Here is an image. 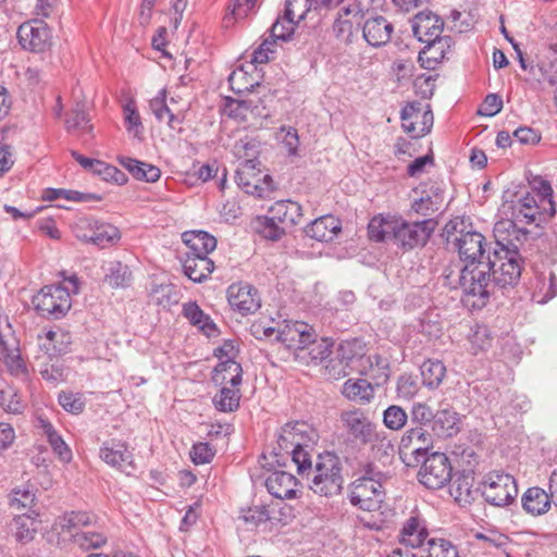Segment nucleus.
Returning a JSON list of instances; mask_svg holds the SVG:
<instances>
[{
    "mask_svg": "<svg viewBox=\"0 0 557 557\" xmlns=\"http://www.w3.org/2000/svg\"><path fill=\"white\" fill-rule=\"evenodd\" d=\"M318 438V432L309 423L305 421L287 423L282 428L274 454L282 458L290 456L293 462L297 465L298 473L304 474L311 457L309 449H312Z\"/></svg>",
    "mask_w": 557,
    "mask_h": 557,
    "instance_id": "obj_1",
    "label": "nucleus"
},
{
    "mask_svg": "<svg viewBox=\"0 0 557 557\" xmlns=\"http://www.w3.org/2000/svg\"><path fill=\"white\" fill-rule=\"evenodd\" d=\"M493 265H496V261L487 258L486 262H479L476 265H463L460 271L459 284L465 301L473 308L484 307L494 292L495 286L491 278Z\"/></svg>",
    "mask_w": 557,
    "mask_h": 557,
    "instance_id": "obj_2",
    "label": "nucleus"
},
{
    "mask_svg": "<svg viewBox=\"0 0 557 557\" xmlns=\"http://www.w3.org/2000/svg\"><path fill=\"white\" fill-rule=\"evenodd\" d=\"M342 468L338 458L333 454L319 455L314 468L310 460L306 466V475L310 481V488L320 495H337L343 487Z\"/></svg>",
    "mask_w": 557,
    "mask_h": 557,
    "instance_id": "obj_3",
    "label": "nucleus"
},
{
    "mask_svg": "<svg viewBox=\"0 0 557 557\" xmlns=\"http://www.w3.org/2000/svg\"><path fill=\"white\" fill-rule=\"evenodd\" d=\"M556 213L553 201V188L546 181H541L535 195L527 194L513 207V215L518 222L540 225Z\"/></svg>",
    "mask_w": 557,
    "mask_h": 557,
    "instance_id": "obj_4",
    "label": "nucleus"
},
{
    "mask_svg": "<svg viewBox=\"0 0 557 557\" xmlns=\"http://www.w3.org/2000/svg\"><path fill=\"white\" fill-rule=\"evenodd\" d=\"M338 428L348 440L368 445L370 440L381 430L370 418L369 412L357 407L343 409L338 414Z\"/></svg>",
    "mask_w": 557,
    "mask_h": 557,
    "instance_id": "obj_5",
    "label": "nucleus"
},
{
    "mask_svg": "<svg viewBox=\"0 0 557 557\" xmlns=\"http://www.w3.org/2000/svg\"><path fill=\"white\" fill-rule=\"evenodd\" d=\"M387 479H379L362 472V476L355 480L349 487L350 503L364 511H376L385 498L383 483Z\"/></svg>",
    "mask_w": 557,
    "mask_h": 557,
    "instance_id": "obj_6",
    "label": "nucleus"
},
{
    "mask_svg": "<svg viewBox=\"0 0 557 557\" xmlns=\"http://www.w3.org/2000/svg\"><path fill=\"white\" fill-rule=\"evenodd\" d=\"M368 445H370V460L362 466L361 472L379 479H389V466L394 461L396 451L392 440L385 431L380 430Z\"/></svg>",
    "mask_w": 557,
    "mask_h": 557,
    "instance_id": "obj_7",
    "label": "nucleus"
},
{
    "mask_svg": "<svg viewBox=\"0 0 557 557\" xmlns=\"http://www.w3.org/2000/svg\"><path fill=\"white\" fill-rule=\"evenodd\" d=\"M235 181L246 194L258 198H268L277 188L269 174H262L260 170L256 171L253 159L240 162L236 170Z\"/></svg>",
    "mask_w": 557,
    "mask_h": 557,
    "instance_id": "obj_8",
    "label": "nucleus"
},
{
    "mask_svg": "<svg viewBox=\"0 0 557 557\" xmlns=\"http://www.w3.org/2000/svg\"><path fill=\"white\" fill-rule=\"evenodd\" d=\"M436 226L437 221L432 218L417 222L396 219L393 243L404 249L424 246Z\"/></svg>",
    "mask_w": 557,
    "mask_h": 557,
    "instance_id": "obj_9",
    "label": "nucleus"
},
{
    "mask_svg": "<svg viewBox=\"0 0 557 557\" xmlns=\"http://www.w3.org/2000/svg\"><path fill=\"white\" fill-rule=\"evenodd\" d=\"M418 481L429 490H440L453 480V467L444 453H433L422 458Z\"/></svg>",
    "mask_w": 557,
    "mask_h": 557,
    "instance_id": "obj_10",
    "label": "nucleus"
},
{
    "mask_svg": "<svg viewBox=\"0 0 557 557\" xmlns=\"http://www.w3.org/2000/svg\"><path fill=\"white\" fill-rule=\"evenodd\" d=\"M481 493L488 504L503 507L516 498L518 487L512 475L504 472H491L484 476Z\"/></svg>",
    "mask_w": 557,
    "mask_h": 557,
    "instance_id": "obj_11",
    "label": "nucleus"
},
{
    "mask_svg": "<svg viewBox=\"0 0 557 557\" xmlns=\"http://www.w3.org/2000/svg\"><path fill=\"white\" fill-rule=\"evenodd\" d=\"M0 360L14 375H24L27 372L25 360L20 351V343L12 330L8 317L0 315Z\"/></svg>",
    "mask_w": 557,
    "mask_h": 557,
    "instance_id": "obj_12",
    "label": "nucleus"
},
{
    "mask_svg": "<svg viewBox=\"0 0 557 557\" xmlns=\"http://www.w3.org/2000/svg\"><path fill=\"white\" fill-rule=\"evenodd\" d=\"M70 293V289L61 286H45L34 297L33 304L41 315L59 319L71 308Z\"/></svg>",
    "mask_w": 557,
    "mask_h": 557,
    "instance_id": "obj_13",
    "label": "nucleus"
},
{
    "mask_svg": "<svg viewBox=\"0 0 557 557\" xmlns=\"http://www.w3.org/2000/svg\"><path fill=\"white\" fill-rule=\"evenodd\" d=\"M432 446V435L423 426L406 431L400 440L399 456L408 467H417Z\"/></svg>",
    "mask_w": 557,
    "mask_h": 557,
    "instance_id": "obj_14",
    "label": "nucleus"
},
{
    "mask_svg": "<svg viewBox=\"0 0 557 557\" xmlns=\"http://www.w3.org/2000/svg\"><path fill=\"white\" fill-rule=\"evenodd\" d=\"M521 260L518 251L503 253L495 249L492 261H496V265L491 270L494 286L505 288L516 285L521 276Z\"/></svg>",
    "mask_w": 557,
    "mask_h": 557,
    "instance_id": "obj_15",
    "label": "nucleus"
},
{
    "mask_svg": "<svg viewBox=\"0 0 557 557\" xmlns=\"http://www.w3.org/2000/svg\"><path fill=\"white\" fill-rule=\"evenodd\" d=\"M460 260L465 265H476L486 262L491 257L485 237L479 232H466L454 239Z\"/></svg>",
    "mask_w": 557,
    "mask_h": 557,
    "instance_id": "obj_16",
    "label": "nucleus"
},
{
    "mask_svg": "<svg viewBox=\"0 0 557 557\" xmlns=\"http://www.w3.org/2000/svg\"><path fill=\"white\" fill-rule=\"evenodd\" d=\"M75 236L83 242L104 248L120 239L119 230L108 223L81 219L74 226Z\"/></svg>",
    "mask_w": 557,
    "mask_h": 557,
    "instance_id": "obj_17",
    "label": "nucleus"
},
{
    "mask_svg": "<svg viewBox=\"0 0 557 557\" xmlns=\"http://www.w3.org/2000/svg\"><path fill=\"white\" fill-rule=\"evenodd\" d=\"M17 39L24 49L40 53L50 48L51 32L46 23L34 20L18 27Z\"/></svg>",
    "mask_w": 557,
    "mask_h": 557,
    "instance_id": "obj_18",
    "label": "nucleus"
},
{
    "mask_svg": "<svg viewBox=\"0 0 557 557\" xmlns=\"http://www.w3.org/2000/svg\"><path fill=\"white\" fill-rule=\"evenodd\" d=\"M420 194L411 203V210L422 216H431L441 210L444 203V187L443 184L436 181H429L420 185L419 189L414 190Z\"/></svg>",
    "mask_w": 557,
    "mask_h": 557,
    "instance_id": "obj_19",
    "label": "nucleus"
},
{
    "mask_svg": "<svg viewBox=\"0 0 557 557\" xmlns=\"http://www.w3.org/2000/svg\"><path fill=\"white\" fill-rule=\"evenodd\" d=\"M313 327L302 321H293L278 327L276 341L289 349L305 350L315 338Z\"/></svg>",
    "mask_w": 557,
    "mask_h": 557,
    "instance_id": "obj_20",
    "label": "nucleus"
},
{
    "mask_svg": "<svg viewBox=\"0 0 557 557\" xmlns=\"http://www.w3.org/2000/svg\"><path fill=\"white\" fill-rule=\"evenodd\" d=\"M230 306L240 314L255 313L261 306L258 290L247 283H234L227 288Z\"/></svg>",
    "mask_w": 557,
    "mask_h": 557,
    "instance_id": "obj_21",
    "label": "nucleus"
},
{
    "mask_svg": "<svg viewBox=\"0 0 557 557\" xmlns=\"http://www.w3.org/2000/svg\"><path fill=\"white\" fill-rule=\"evenodd\" d=\"M401 126L412 138H419L431 132L434 116L431 110L422 111L414 104H408L400 112Z\"/></svg>",
    "mask_w": 557,
    "mask_h": 557,
    "instance_id": "obj_22",
    "label": "nucleus"
},
{
    "mask_svg": "<svg viewBox=\"0 0 557 557\" xmlns=\"http://www.w3.org/2000/svg\"><path fill=\"white\" fill-rule=\"evenodd\" d=\"M363 18L364 13L361 10L345 8L333 24V34L336 39L345 45L352 44L358 38Z\"/></svg>",
    "mask_w": 557,
    "mask_h": 557,
    "instance_id": "obj_23",
    "label": "nucleus"
},
{
    "mask_svg": "<svg viewBox=\"0 0 557 557\" xmlns=\"http://www.w3.org/2000/svg\"><path fill=\"white\" fill-rule=\"evenodd\" d=\"M393 32V24L384 16H364L363 18L362 37L374 48L385 46L391 40Z\"/></svg>",
    "mask_w": 557,
    "mask_h": 557,
    "instance_id": "obj_24",
    "label": "nucleus"
},
{
    "mask_svg": "<svg viewBox=\"0 0 557 557\" xmlns=\"http://www.w3.org/2000/svg\"><path fill=\"white\" fill-rule=\"evenodd\" d=\"M443 27L442 18L432 12H420L412 21L413 35L422 42H431L442 37Z\"/></svg>",
    "mask_w": 557,
    "mask_h": 557,
    "instance_id": "obj_25",
    "label": "nucleus"
},
{
    "mask_svg": "<svg viewBox=\"0 0 557 557\" xmlns=\"http://www.w3.org/2000/svg\"><path fill=\"white\" fill-rule=\"evenodd\" d=\"M271 495L280 499H292L297 494V479L286 471H275L265 480Z\"/></svg>",
    "mask_w": 557,
    "mask_h": 557,
    "instance_id": "obj_26",
    "label": "nucleus"
},
{
    "mask_svg": "<svg viewBox=\"0 0 557 557\" xmlns=\"http://www.w3.org/2000/svg\"><path fill=\"white\" fill-rule=\"evenodd\" d=\"M342 230V224L334 215L327 214L315 219L306 228L308 237L318 242H331Z\"/></svg>",
    "mask_w": 557,
    "mask_h": 557,
    "instance_id": "obj_27",
    "label": "nucleus"
},
{
    "mask_svg": "<svg viewBox=\"0 0 557 557\" xmlns=\"http://www.w3.org/2000/svg\"><path fill=\"white\" fill-rule=\"evenodd\" d=\"M100 458L106 463L123 471H126L127 468H133V455L125 443H106L100 448Z\"/></svg>",
    "mask_w": 557,
    "mask_h": 557,
    "instance_id": "obj_28",
    "label": "nucleus"
},
{
    "mask_svg": "<svg viewBox=\"0 0 557 557\" xmlns=\"http://www.w3.org/2000/svg\"><path fill=\"white\" fill-rule=\"evenodd\" d=\"M271 216L282 224L285 228H289L298 224L302 216L301 206L293 200H278L269 209Z\"/></svg>",
    "mask_w": 557,
    "mask_h": 557,
    "instance_id": "obj_29",
    "label": "nucleus"
},
{
    "mask_svg": "<svg viewBox=\"0 0 557 557\" xmlns=\"http://www.w3.org/2000/svg\"><path fill=\"white\" fill-rule=\"evenodd\" d=\"M37 428L42 431L58 458L63 462H70L72 460V450L50 421L44 417H38Z\"/></svg>",
    "mask_w": 557,
    "mask_h": 557,
    "instance_id": "obj_30",
    "label": "nucleus"
},
{
    "mask_svg": "<svg viewBox=\"0 0 557 557\" xmlns=\"http://www.w3.org/2000/svg\"><path fill=\"white\" fill-rule=\"evenodd\" d=\"M426 44V47L419 53V60L422 65L426 64V67L433 69L436 63L445 59L454 45V40L450 36H443Z\"/></svg>",
    "mask_w": 557,
    "mask_h": 557,
    "instance_id": "obj_31",
    "label": "nucleus"
},
{
    "mask_svg": "<svg viewBox=\"0 0 557 557\" xmlns=\"http://www.w3.org/2000/svg\"><path fill=\"white\" fill-rule=\"evenodd\" d=\"M400 544L410 549L420 547L428 536V530L418 517H410L400 531Z\"/></svg>",
    "mask_w": 557,
    "mask_h": 557,
    "instance_id": "obj_32",
    "label": "nucleus"
},
{
    "mask_svg": "<svg viewBox=\"0 0 557 557\" xmlns=\"http://www.w3.org/2000/svg\"><path fill=\"white\" fill-rule=\"evenodd\" d=\"M362 347L358 341L352 342H344L339 345L337 354L338 358L341 359L342 363H345L343 370L338 372V374L348 375L349 372H347L345 369L350 368V370H357L361 372L358 369V366H363L364 363L370 362V358H364V356L361 354Z\"/></svg>",
    "mask_w": 557,
    "mask_h": 557,
    "instance_id": "obj_33",
    "label": "nucleus"
},
{
    "mask_svg": "<svg viewBox=\"0 0 557 557\" xmlns=\"http://www.w3.org/2000/svg\"><path fill=\"white\" fill-rule=\"evenodd\" d=\"M242 366L232 359H227L214 368L212 381L215 385L238 387L242 383Z\"/></svg>",
    "mask_w": 557,
    "mask_h": 557,
    "instance_id": "obj_34",
    "label": "nucleus"
},
{
    "mask_svg": "<svg viewBox=\"0 0 557 557\" xmlns=\"http://www.w3.org/2000/svg\"><path fill=\"white\" fill-rule=\"evenodd\" d=\"M553 499L543 488L534 486L525 491L522 496V507L532 516H540L548 511Z\"/></svg>",
    "mask_w": 557,
    "mask_h": 557,
    "instance_id": "obj_35",
    "label": "nucleus"
},
{
    "mask_svg": "<svg viewBox=\"0 0 557 557\" xmlns=\"http://www.w3.org/2000/svg\"><path fill=\"white\" fill-rule=\"evenodd\" d=\"M117 161L138 181L154 183L161 176L160 169L150 163L141 162L129 157H119Z\"/></svg>",
    "mask_w": 557,
    "mask_h": 557,
    "instance_id": "obj_36",
    "label": "nucleus"
},
{
    "mask_svg": "<svg viewBox=\"0 0 557 557\" xmlns=\"http://www.w3.org/2000/svg\"><path fill=\"white\" fill-rule=\"evenodd\" d=\"M342 394L351 401L364 405L374 398V387L364 379H349L343 384Z\"/></svg>",
    "mask_w": 557,
    "mask_h": 557,
    "instance_id": "obj_37",
    "label": "nucleus"
},
{
    "mask_svg": "<svg viewBox=\"0 0 557 557\" xmlns=\"http://www.w3.org/2000/svg\"><path fill=\"white\" fill-rule=\"evenodd\" d=\"M185 274L194 282H202L207 278L214 269L213 261L200 255H187L184 262Z\"/></svg>",
    "mask_w": 557,
    "mask_h": 557,
    "instance_id": "obj_38",
    "label": "nucleus"
},
{
    "mask_svg": "<svg viewBox=\"0 0 557 557\" xmlns=\"http://www.w3.org/2000/svg\"><path fill=\"white\" fill-rule=\"evenodd\" d=\"M432 430L440 437H451L459 432V414L449 408L435 413Z\"/></svg>",
    "mask_w": 557,
    "mask_h": 557,
    "instance_id": "obj_39",
    "label": "nucleus"
},
{
    "mask_svg": "<svg viewBox=\"0 0 557 557\" xmlns=\"http://www.w3.org/2000/svg\"><path fill=\"white\" fill-rule=\"evenodd\" d=\"M474 478L471 474H457L449 486V494L461 506L474 500L476 491L473 490Z\"/></svg>",
    "mask_w": 557,
    "mask_h": 557,
    "instance_id": "obj_40",
    "label": "nucleus"
},
{
    "mask_svg": "<svg viewBox=\"0 0 557 557\" xmlns=\"http://www.w3.org/2000/svg\"><path fill=\"white\" fill-rule=\"evenodd\" d=\"M183 240L190 249L188 255L208 257L216 247V239L203 231L186 232L183 234Z\"/></svg>",
    "mask_w": 557,
    "mask_h": 557,
    "instance_id": "obj_41",
    "label": "nucleus"
},
{
    "mask_svg": "<svg viewBox=\"0 0 557 557\" xmlns=\"http://www.w3.org/2000/svg\"><path fill=\"white\" fill-rule=\"evenodd\" d=\"M41 345L50 356L63 355L71 348L72 336L62 329L50 330L46 333Z\"/></svg>",
    "mask_w": 557,
    "mask_h": 557,
    "instance_id": "obj_42",
    "label": "nucleus"
},
{
    "mask_svg": "<svg viewBox=\"0 0 557 557\" xmlns=\"http://www.w3.org/2000/svg\"><path fill=\"white\" fill-rule=\"evenodd\" d=\"M396 219L374 216L368 225L369 238L374 242L394 240Z\"/></svg>",
    "mask_w": 557,
    "mask_h": 557,
    "instance_id": "obj_43",
    "label": "nucleus"
},
{
    "mask_svg": "<svg viewBox=\"0 0 557 557\" xmlns=\"http://www.w3.org/2000/svg\"><path fill=\"white\" fill-rule=\"evenodd\" d=\"M183 315L207 335H211L215 331V325L210 317L196 302L185 304L183 306Z\"/></svg>",
    "mask_w": 557,
    "mask_h": 557,
    "instance_id": "obj_44",
    "label": "nucleus"
},
{
    "mask_svg": "<svg viewBox=\"0 0 557 557\" xmlns=\"http://www.w3.org/2000/svg\"><path fill=\"white\" fill-rule=\"evenodd\" d=\"M65 128L67 132L84 135L89 134L92 131L90 119L85 111L84 104L76 103L71 114L65 120Z\"/></svg>",
    "mask_w": 557,
    "mask_h": 557,
    "instance_id": "obj_45",
    "label": "nucleus"
},
{
    "mask_svg": "<svg viewBox=\"0 0 557 557\" xmlns=\"http://www.w3.org/2000/svg\"><path fill=\"white\" fill-rule=\"evenodd\" d=\"M260 101L259 98H248L245 100H231L227 104L230 109V115H233L235 117H239L242 120H247V114L251 113L253 115L258 116H264L267 117L269 115L268 112L263 113V110H265V107H262V110H260L258 102Z\"/></svg>",
    "mask_w": 557,
    "mask_h": 557,
    "instance_id": "obj_46",
    "label": "nucleus"
},
{
    "mask_svg": "<svg viewBox=\"0 0 557 557\" xmlns=\"http://www.w3.org/2000/svg\"><path fill=\"white\" fill-rule=\"evenodd\" d=\"M446 374V367L440 360H426L421 366L422 381L429 388L438 387Z\"/></svg>",
    "mask_w": 557,
    "mask_h": 557,
    "instance_id": "obj_47",
    "label": "nucleus"
},
{
    "mask_svg": "<svg viewBox=\"0 0 557 557\" xmlns=\"http://www.w3.org/2000/svg\"><path fill=\"white\" fill-rule=\"evenodd\" d=\"M96 522L94 515L85 511H71L65 513L59 520V525L62 531L71 533V535L78 531L79 528L89 527Z\"/></svg>",
    "mask_w": 557,
    "mask_h": 557,
    "instance_id": "obj_48",
    "label": "nucleus"
},
{
    "mask_svg": "<svg viewBox=\"0 0 557 557\" xmlns=\"http://www.w3.org/2000/svg\"><path fill=\"white\" fill-rule=\"evenodd\" d=\"M150 110L156 116L158 121H163L168 119V125L172 129L176 128V125L180 124V120L176 115H174L166 104V91L165 89H161L158 95L150 100L149 103Z\"/></svg>",
    "mask_w": 557,
    "mask_h": 557,
    "instance_id": "obj_49",
    "label": "nucleus"
},
{
    "mask_svg": "<svg viewBox=\"0 0 557 557\" xmlns=\"http://www.w3.org/2000/svg\"><path fill=\"white\" fill-rule=\"evenodd\" d=\"M240 392L238 387L222 386L214 396L213 404L219 411L233 412L239 407Z\"/></svg>",
    "mask_w": 557,
    "mask_h": 557,
    "instance_id": "obj_50",
    "label": "nucleus"
},
{
    "mask_svg": "<svg viewBox=\"0 0 557 557\" xmlns=\"http://www.w3.org/2000/svg\"><path fill=\"white\" fill-rule=\"evenodd\" d=\"M73 542L82 549H96L107 543V536L100 532L77 531L72 534Z\"/></svg>",
    "mask_w": 557,
    "mask_h": 557,
    "instance_id": "obj_51",
    "label": "nucleus"
},
{
    "mask_svg": "<svg viewBox=\"0 0 557 557\" xmlns=\"http://www.w3.org/2000/svg\"><path fill=\"white\" fill-rule=\"evenodd\" d=\"M311 10H320L317 0H286L284 12L286 16L300 22Z\"/></svg>",
    "mask_w": 557,
    "mask_h": 557,
    "instance_id": "obj_52",
    "label": "nucleus"
},
{
    "mask_svg": "<svg viewBox=\"0 0 557 557\" xmlns=\"http://www.w3.org/2000/svg\"><path fill=\"white\" fill-rule=\"evenodd\" d=\"M408 421V414L405 409L397 405H391L383 412V423L392 431L401 430Z\"/></svg>",
    "mask_w": 557,
    "mask_h": 557,
    "instance_id": "obj_53",
    "label": "nucleus"
},
{
    "mask_svg": "<svg viewBox=\"0 0 557 557\" xmlns=\"http://www.w3.org/2000/svg\"><path fill=\"white\" fill-rule=\"evenodd\" d=\"M35 493L28 487L15 488L10 494V506L16 510H32L35 506Z\"/></svg>",
    "mask_w": 557,
    "mask_h": 557,
    "instance_id": "obj_54",
    "label": "nucleus"
},
{
    "mask_svg": "<svg viewBox=\"0 0 557 557\" xmlns=\"http://www.w3.org/2000/svg\"><path fill=\"white\" fill-rule=\"evenodd\" d=\"M106 281L112 287H124L132 281V272L128 267L121 262H115L111 265L109 274L106 276Z\"/></svg>",
    "mask_w": 557,
    "mask_h": 557,
    "instance_id": "obj_55",
    "label": "nucleus"
},
{
    "mask_svg": "<svg viewBox=\"0 0 557 557\" xmlns=\"http://www.w3.org/2000/svg\"><path fill=\"white\" fill-rule=\"evenodd\" d=\"M428 546V554L420 557H458L457 548L447 540L432 539Z\"/></svg>",
    "mask_w": 557,
    "mask_h": 557,
    "instance_id": "obj_56",
    "label": "nucleus"
},
{
    "mask_svg": "<svg viewBox=\"0 0 557 557\" xmlns=\"http://www.w3.org/2000/svg\"><path fill=\"white\" fill-rule=\"evenodd\" d=\"M297 23L298 22L290 16H286V12H284V15L278 17L272 25L271 37L275 39H282L284 41L288 40L293 35Z\"/></svg>",
    "mask_w": 557,
    "mask_h": 557,
    "instance_id": "obj_57",
    "label": "nucleus"
},
{
    "mask_svg": "<svg viewBox=\"0 0 557 557\" xmlns=\"http://www.w3.org/2000/svg\"><path fill=\"white\" fill-rule=\"evenodd\" d=\"M153 300L164 308L178 302V294L171 284H161L152 289Z\"/></svg>",
    "mask_w": 557,
    "mask_h": 557,
    "instance_id": "obj_58",
    "label": "nucleus"
},
{
    "mask_svg": "<svg viewBox=\"0 0 557 557\" xmlns=\"http://www.w3.org/2000/svg\"><path fill=\"white\" fill-rule=\"evenodd\" d=\"M35 521L28 515L17 516L14 519L15 537L20 542H28L35 532Z\"/></svg>",
    "mask_w": 557,
    "mask_h": 557,
    "instance_id": "obj_59",
    "label": "nucleus"
},
{
    "mask_svg": "<svg viewBox=\"0 0 557 557\" xmlns=\"http://www.w3.org/2000/svg\"><path fill=\"white\" fill-rule=\"evenodd\" d=\"M493 232L498 250H502L503 247H507L510 244L511 232L516 233L515 222L511 220L498 221Z\"/></svg>",
    "mask_w": 557,
    "mask_h": 557,
    "instance_id": "obj_60",
    "label": "nucleus"
},
{
    "mask_svg": "<svg viewBox=\"0 0 557 557\" xmlns=\"http://www.w3.org/2000/svg\"><path fill=\"white\" fill-rule=\"evenodd\" d=\"M285 232L286 228L271 215L260 221L259 233L267 239L278 240Z\"/></svg>",
    "mask_w": 557,
    "mask_h": 557,
    "instance_id": "obj_61",
    "label": "nucleus"
},
{
    "mask_svg": "<svg viewBox=\"0 0 557 557\" xmlns=\"http://www.w3.org/2000/svg\"><path fill=\"white\" fill-rule=\"evenodd\" d=\"M410 417L412 423L419 424L418 426H423L428 423H433L435 413L432 408L424 403H414L410 410Z\"/></svg>",
    "mask_w": 557,
    "mask_h": 557,
    "instance_id": "obj_62",
    "label": "nucleus"
},
{
    "mask_svg": "<svg viewBox=\"0 0 557 557\" xmlns=\"http://www.w3.org/2000/svg\"><path fill=\"white\" fill-rule=\"evenodd\" d=\"M59 404L67 412L78 414L84 410L85 403L79 394L62 392L59 395Z\"/></svg>",
    "mask_w": 557,
    "mask_h": 557,
    "instance_id": "obj_63",
    "label": "nucleus"
},
{
    "mask_svg": "<svg viewBox=\"0 0 557 557\" xmlns=\"http://www.w3.org/2000/svg\"><path fill=\"white\" fill-rule=\"evenodd\" d=\"M215 455V450L208 443L194 444L190 458L196 465L209 463Z\"/></svg>",
    "mask_w": 557,
    "mask_h": 557,
    "instance_id": "obj_64",
    "label": "nucleus"
}]
</instances>
